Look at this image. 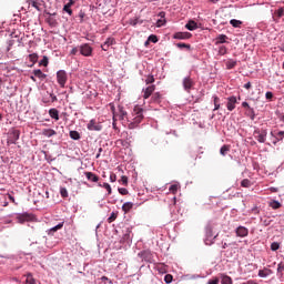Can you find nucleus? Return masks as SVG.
Returning <instances> with one entry per match:
<instances>
[{
  "label": "nucleus",
  "instance_id": "35",
  "mask_svg": "<svg viewBox=\"0 0 284 284\" xmlns=\"http://www.w3.org/2000/svg\"><path fill=\"white\" fill-rule=\"evenodd\" d=\"M26 284H37V280H34L32 273L27 274Z\"/></svg>",
  "mask_w": 284,
  "mask_h": 284
},
{
  "label": "nucleus",
  "instance_id": "53",
  "mask_svg": "<svg viewBox=\"0 0 284 284\" xmlns=\"http://www.w3.org/2000/svg\"><path fill=\"white\" fill-rule=\"evenodd\" d=\"M7 196H8L9 201H11V203L19 205V203H17V200H14V196H12V194L8 193Z\"/></svg>",
  "mask_w": 284,
  "mask_h": 284
},
{
  "label": "nucleus",
  "instance_id": "41",
  "mask_svg": "<svg viewBox=\"0 0 284 284\" xmlns=\"http://www.w3.org/2000/svg\"><path fill=\"white\" fill-rule=\"evenodd\" d=\"M280 247H281V244L278 242H273L271 244L272 252H276V250H280Z\"/></svg>",
  "mask_w": 284,
  "mask_h": 284
},
{
  "label": "nucleus",
  "instance_id": "9",
  "mask_svg": "<svg viewBox=\"0 0 284 284\" xmlns=\"http://www.w3.org/2000/svg\"><path fill=\"white\" fill-rule=\"evenodd\" d=\"M226 108L229 112H232L236 108V97H230L227 98Z\"/></svg>",
  "mask_w": 284,
  "mask_h": 284
},
{
  "label": "nucleus",
  "instance_id": "48",
  "mask_svg": "<svg viewBox=\"0 0 284 284\" xmlns=\"http://www.w3.org/2000/svg\"><path fill=\"white\" fill-rule=\"evenodd\" d=\"M63 229V222L59 223L58 225L53 226L50 232H58V230H62Z\"/></svg>",
  "mask_w": 284,
  "mask_h": 284
},
{
  "label": "nucleus",
  "instance_id": "58",
  "mask_svg": "<svg viewBox=\"0 0 284 284\" xmlns=\"http://www.w3.org/2000/svg\"><path fill=\"white\" fill-rule=\"evenodd\" d=\"M161 26H165V20L160 19V20L156 21V27L161 28Z\"/></svg>",
  "mask_w": 284,
  "mask_h": 284
},
{
  "label": "nucleus",
  "instance_id": "45",
  "mask_svg": "<svg viewBox=\"0 0 284 284\" xmlns=\"http://www.w3.org/2000/svg\"><path fill=\"white\" fill-rule=\"evenodd\" d=\"M277 273L281 274V276H284V264L280 263L277 265Z\"/></svg>",
  "mask_w": 284,
  "mask_h": 284
},
{
  "label": "nucleus",
  "instance_id": "19",
  "mask_svg": "<svg viewBox=\"0 0 284 284\" xmlns=\"http://www.w3.org/2000/svg\"><path fill=\"white\" fill-rule=\"evenodd\" d=\"M73 3H74V0H69V2L67 4H64V7H63V11L68 12V14L70 17H72V9H70V8H72Z\"/></svg>",
  "mask_w": 284,
  "mask_h": 284
},
{
  "label": "nucleus",
  "instance_id": "56",
  "mask_svg": "<svg viewBox=\"0 0 284 284\" xmlns=\"http://www.w3.org/2000/svg\"><path fill=\"white\" fill-rule=\"evenodd\" d=\"M276 14L277 17L281 19V17H284V9L283 8H280L277 11H276Z\"/></svg>",
  "mask_w": 284,
  "mask_h": 284
},
{
  "label": "nucleus",
  "instance_id": "8",
  "mask_svg": "<svg viewBox=\"0 0 284 284\" xmlns=\"http://www.w3.org/2000/svg\"><path fill=\"white\" fill-rule=\"evenodd\" d=\"M236 236H240L241 239H245L247 234H250V230L245 226H239L235 231Z\"/></svg>",
  "mask_w": 284,
  "mask_h": 284
},
{
  "label": "nucleus",
  "instance_id": "47",
  "mask_svg": "<svg viewBox=\"0 0 284 284\" xmlns=\"http://www.w3.org/2000/svg\"><path fill=\"white\" fill-rule=\"evenodd\" d=\"M221 282L220 277H213L211 280L207 281V284H219Z\"/></svg>",
  "mask_w": 284,
  "mask_h": 284
},
{
  "label": "nucleus",
  "instance_id": "50",
  "mask_svg": "<svg viewBox=\"0 0 284 284\" xmlns=\"http://www.w3.org/2000/svg\"><path fill=\"white\" fill-rule=\"evenodd\" d=\"M48 63H49L48 57L44 55L42 58L41 62H40V65H43L44 68H48Z\"/></svg>",
  "mask_w": 284,
  "mask_h": 284
},
{
  "label": "nucleus",
  "instance_id": "22",
  "mask_svg": "<svg viewBox=\"0 0 284 284\" xmlns=\"http://www.w3.org/2000/svg\"><path fill=\"white\" fill-rule=\"evenodd\" d=\"M215 45H219L220 43H226L227 42V36L225 34H220L215 39Z\"/></svg>",
  "mask_w": 284,
  "mask_h": 284
},
{
  "label": "nucleus",
  "instance_id": "25",
  "mask_svg": "<svg viewBox=\"0 0 284 284\" xmlns=\"http://www.w3.org/2000/svg\"><path fill=\"white\" fill-rule=\"evenodd\" d=\"M134 207V203L132 202H126L122 205V210L125 212V214H128V212H130V210H132Z\"/></svg>",
  "mask_w": 284,
  "mask_h": 284
},
{
  "label": "nucleus",
  "instance_id": "30",
  "mask_svg": "<svg viewBox=\"0 0 284 284\" xmlns=\"http://www.w3.org/2000/svg\"><path fill=\"white\" fill-rule=\"evenodd\" d=\"M227 152H230V145L224 144L221 149H220V154L222 156H227Z\"/></svg>",
  "mask_w": 284,
  "mask_h": 284
},
{
  "label": "nucleus",
  "instance_id": "60",
  "mask_svg": "<svg viewBox=\"0 0 284 284\" xmlns=\"http://www.w3.org/2000/svg\"><path fill=\"white\" fill-rule=\"evenodd\" d=\"M49 97L51 98V103L57 101V95H54V93H49Z\"/></svg>",
  "mask_w": 284,
  "mask_h": 284
},
{
  "label": "nucleus",
  "instance_id": "18",
  "mask_svg": "<svg viewBox=\"0 0 284 284\" xmlns=\"http://www.w3.org/2000/svg\"><path fill=\"white\" fill-rule=\"evenodd\" d=\"M139 256L142 257L143 261L150 262L152 260V253L150 251H142L139 253Z\"/></svg>",
  "mask_w": 284,
  "mask_h": 284
},
{
  "label": "nucleus",
  "instance_id": "10",
  "mask_svg": "<svg viewBox=\"0 0 284 284\" xmlns=\"http://www.w3.org/2000/svg\"><path fill=\"white\" fill-rule=\"evenodd\" d=\"M21 132H19V130H14L11 133V138L8 140V145L10 144H16L17 141H19V136H20Z\"/></svg>",
  "mask_w": 284,
  "mask_h": 284
},
{
  "label": "nucleus",
  "instance_id": "40",
  "mask_svg": "<svg viewBox=\"0 0 284 284\" xmlns=\"http://www.w3.org/2000/svg\"><path fill=\"white\" fill-rule=\"evenodd\" d=\"M60 194H61L62 199H68V196H69L68 189L61 187L60 189Z\"/></svg>",
  "mask_w": 284,
  "mask_h": 284
},
{
  "label": "nucleus",
  "instance_id": "13",
  "mask_svg": "<svg viewBox=\"0 0 284 284\" xmlns=\"http://www.w3.org/2000/svg\"><path fill=\"white\" fill-rule=\"evenodd\" d=\"M116 116L120 119V121H124L128 119V111L123 109V106H119V113H116Z\"/></svg>",
  "mask_w": 284,
  "mask_h": 284
},
{
  "label": "nucleus",
  "instance_id": "62",
  "mask_svg": "<svg viewBox=\"0 0 284 284\" xmlns=\"http://www.w3.org/2000/svg\"><path fill=\"white\" fill-rule=\"evenodd\" d=\"M80 51V49L79 48H73L72 50H71V54H77L78 52Z\"/></svg>",
  "mask_w": 284,
  "mask_h": 284
},
{
  "label": "nucleus",
  "instance_id": "24",
  "mask_svg": "<svg viewBox=\"0 0 284 284\" xmlns=\"http://www.w3.org/2000/svg\"><path fill=\"white\" fill-rule=\"evenodd\" d=\"M49 115L51 116V119H54V121H59V110L50 109Z\"/></svg>",
  "mask_w": 284,
  "mask_h": 284
},
{
  "label": "nucleus",
  "instance_id": "64",
  "mask_svg": "<svg viewBox=\"0 0 284 284\" xmlns=\"http://www.w3.org/2000/svg\"><path fill=\"white\" fill-rule=\"evenodd\" d=\"M277 136H280V139H281V141H282V139L284 138V131H280V132L277 133Z\"/></svg>",
  "mask_w": 284,
  "mask_h": 284
},
{
  "label": "nucleus",
  "instance_id": "14",
  "mask_svg": "<svg viewBox=\"0 0 284 284\" xmlns=\"http://www.w3.org/2000/svg\"><path fill=\"white\" fill-rule=\"evenodd\" d=\"M185 28L192 32L194 30H199V24L194 20H189V22L185 24Z\"/></svg>",
  "mask_w": 284,
  "mask_h": 284
},
{
  "label": "nucleus",
  "instance_id": "51",
  "mask_svg": "<svg viewBox=\"0 0 284 284\" xmlns=\"http://www.w3.org/2000/svg\"><path fill=\"white\" fill-rule=\"evenodd\" d=\"M139 23V18L130 19L129 20V26H136Z\"/></svg>",
  "mask_w": 284,
  "mask_h": 284
},
{
  "label": "nucleus",
  "instance_id": "43",
  "mask_svg": "<svg viewBox=\"0 0 284 284\" xmlns=\"http://www.w3.org/2000/svg\"><path fill=\"white\" fill-rule=\"evenodd\" d=\"M148 41H150L151 43H159V38L154 34H151L149 38H148Z\"/></svg>",
  "mask_w": 284,
  "mask_h": 284
},
{
  "label": "nucleus",
  "instance_id": "6",
  "mask_svg": "<svg viewBox=\"0 0 284 284\" xmlns=\"http://www.w3.org/2000/svg\"><path fill=\"white\" fill-rule=\"evenodd\" d=\"M154 90H156V85L152 84L146 87L145 89L142 90L143 92V99H150L154 94Z\"/></svg>",
  "mask_w": 284,
  "mask_h": 284
},
{
  "label": "nucleus",
  "instance_id": "15",
  "mask_svg": "<svg viewBox=\"0 0 284 284\" xmlns=\"http://www.w3.org/2000/svg\"><path fill=\"white\" fill-rule=\"evenodd\" d=\"M88 181H91L92 183H99V175L92 173V172H85L84 173Z\"/></svg>",
  "mask_w": 284,
  "mask_h": 284
},
{
  "label": "nucleus",
  "instance_id": "44",
  "mask_svg": "<svg viewBox=\"0 0 284 284\" xmlns=\"http://www.w3.org/2000/svg\"><path fill=\"white\" fill-rule=\"evenodd\" d=\"M219 54H221V57H223L224 54H227V48H225V45H221L219 48Z\"/></svg>",
  "mask_w": 284,
  "mask_h": 284
},
{
  "label": "nucleus",
  "instance_id": "39",
  "mask_svg": "<svg viewBox=\"0 0 284 284\" xmlns=\"http://www.w3.org/2000/svg\"><path fill=\"white\" fill-rule=\"evenodd\" d=\"M176 48H180V50H183V48H185L186 50H191L192 47L187 43L180 42L176 44Z\"/></svg>",
  "mask_w": 284,
  "mask_h": 284
},
{
  "label": "nucleus",
  "instance_id": "57",
  "mask_svg": "<svg viewBox=\"0 0 284 284\" xmlns=\"http://www.w3.org/2000/svg\"><path fill=\"white\" fill-rule=\"evenodd\" d=\"M120 181H121L122 185H128V176L122 175Z\"/></svg>",
  "mask_w": 284,
  "mask_h": 284
},
{
  "label": "nucleus",
  "instance_id": "1",
  "mask_svg": "<svg viewBox=\"0 0 284 284\" xmlns=\"http://www.w3.org/2000/svg\"><path fill=\"white\" fill-rule=\"evenodd\" d=\"M145 111L143 110V108L135 105L132 112V121L129 123L128 128L129 130H136V128H139V125L141 124V121H143L144 119V113Z\"/></svg>",
  "mask_w": 284,
  "mask_h": 284
},
{
  "label": "nucleus",
  "instance_id": "4",
  "mask_svg": "<svg viewBox=\"0 0 284 284\" xmlns=\"http://www.w3.org/2000/svg\"><path fill=\"white\" fill-rule=\"evenodd\" d=\"M87 128L90 130V132H101V130H103V125L98 123L97 120H90Z\"/></svg>",
  "mask_w": 284,
  "mask_h": 284
},
{
  "label": "nucleus",
  "instance_id": "7",
  "mask_svg": "<svg viewBox=\"0 0 284 284\" xmlns=\"http://www.w3.org/2000/svg\"><path fill=\"white\" fill-rule=\"evenodd\" d=\"M255 139L256 141H258V143H265L266 139H267V132L266 131H255Z\"/></svg>",
  "mask_w": 284,
  "mask_h": 284
},
{
  "label": "nucleus",
  "instance_id": "42",
  "mask_svg": "<svg viewBox=\"0 0 284 284\" xmlns=\"http://www.w3.org/2000/svg\"><path fill=\"white\" fill-rule=\"evenodd\" d=\"M104 45H106V48H110V45H114V38H108L104 42Z\"/></svg>",
  "mask_w": 284,
  "mask_h": 284
},
{
  "label": "nucleus",
  "instance_id": "20",
  "mask_svg": "<svg viewBox=\"0 0 284 284\" xmlns=\"http://www.w3.org/2000/svg\"><path fill=\"white\" fill-rule=\"evenodd\" d=\"M161 99H163V95L160 92H155L151 97L152 103H161Z\"/></svg>",
  "mask_w": 284,
  "mask_h": 284
},
{
  "label": "nucleus",
  "instance_id": "55",
  "mask_svg": "<svg viewBox=\"0 0 284 284\" xmlns=\"http://www.w3.org/2000/svg\"><path fill=\"white\" fill-rule=\"evenodd\" d=\"M110 108H111V112L113 114V119H116V109L114 108V104H110Z\"/></svg>",
  "mask_w": 284,
  "mask_h": 284
},
{
  "label": "nucleus",
  "instance_id": "46",
  "mask_svg": "<svg viewBox=\"0 0 284 284\" xmlns=\"http://www.w3.org/2000/svg\"><path fill=\"white\" fill-rule=\"evenodd\" d=\"M154 75H148L146 79H145V83L146 85H150L152 83H154Z\"/></svg>",
  "mask_w": 284,
  "mask_h": 284
},
{
  "label": "nucleus",
  "instance_id": "32",
  "mask_svg": "<svg viewBox=\"0 0 284 284\" xmlns=\"http://www.w3.org/2000/svg\"><path fill=\"white\" fill-rule=\"evenodd\" d=\"M230 23L233 28H241V26H243V21L236 19L230 20Z\"/></svg>",
  "mask_w": 284,
  "mask_h": 284
},
{
  "label": "nucleus",
  "instance_id": "23",
  "mask_svg": "<svg viewBox=\"0 0 284 284\" xmlns=\"http://www.w3.org/2000/svg\"><path fill=\"white\" fill-rule=\"evenodd\" d=\"M34 77H37L38 79H41V81H43V79H47V74L43 73V71H41V69H37L33 71Z\"/></svg>",
  "mask_w": 284,
  "mask_h": 284
},
{
  "label": "nucleus",
  "instance_id": "63",
  "mask_svg": "<svg viewBox=\"0 0 284 284\" xmlns=\"http://www.w3.org/2000/svg\"><path fill=\"white\" fill-rule=\"evenodd\" d=\"M112 126H113V130H118V128H116V118H113Z\"/></svg>",
  "mask_w": 284,
  "mask_h": 284
},
{
  "label": "nucleus",
  "instance_id": "26",
  "mask_svg": "<svg viewBox=\"0 0 284 284\" xmlns=\"http://www.w3.org/2000/svg\"><path fill=\"white\" fill-rule=\"evenodd\" d=\"M236 60L229 59L226 61V70H234L236 68Z\"/></svg>",
  "mask_w": 284,
  "mask_h": 284
},
{
  "label": "nucleus",
  "instance_id": "36",
  "mask_svg": "<svg viewBox=\"0 0 284 284\" xmlns=\"http://www.w3.org/2000/svg\"><path fill=\"white\" fill-rule=\"evenodd\" d=\"M29 6H32V8H36V10H38V12H41V3L34 1V0H30L29 1Z\"/></svg>",
  "mask_w": 284,
  "mask_h": 284
},
{
  "label": "nucleus",
  "instance_id": "5",
  "mask_svg": "<svg viewBox=\"0 0 284 284\" xmlns=\"http://www.w3.org/2000/svg\"><path fill=\"white\" fill-rule=\"evenodd\" d=\"M80 54H82V57H92V47L88 43L80 45Z\"/></svg>",
  "mask_w": 284,
  "mask_h": 284
},
{
  "label": "nucleus",
  "instance_id": "54",
  "mask_svg": "<svg viewBox=\"0 0 284 284\" xmlns=\"http://www.w3.org/2000/svg\"><path fill=\"white\" fill-rule=\"evenodd\" d=\"M119 193L120 194H122V196H125V195H128V189H125V187H121V189H119Z\"/></svg>",
  "mask_w": 284,
  "mask_h": 284
},
{
  "label": "nucleus",
  "instance_id": "12",
  "mask_svg": "<svg viewBox=\"0 0 284 284\" xmlns=\"http://www.w3.org/2000/svg\"><path fill=\"white\" fill-rule=\"evenodd\" d=\"M173 38L181 39V40L192 39V33H190V32H176Z\"/></svg>",
  "mask_w": 284,
  "mask_h": 284
},
{
  "label": "nucleus",
  "instance_id": "31",
  "mask_svg": "<svg viewBox=\"0 0 284 284\" xmlns=\"http://www.w3.org/2000/svg\"><path fill=\"white\" fill-rule=\"evenodd\" d=\"M29 61H31L32 65H34V63H37V61H39V54H37V53L29 54ZM32 65H30V67L32 68Z\"/></svg>",
  "mask_w": 284,
  "mask_h": 284
},
{
  "label": "nucleus",
  "instance_id": "37",
  "mask_svg": "<svg viewBox=\"0 0 284 284\" xmlns=\"http://www.w3.org/2000/svg\"><path fill=\"white\" fill-rule=\"evenodd\" d=\"M241 186L242 187H252V181H250L248 179H244L241 182Z\"/></svg>",
  "mask_w": 284,
  "mask_h": 284
},
{
  "label": "nucleus",
  "instance_id": "3",
  "mask_svg": "<svg viewBox=\"0 0 284 284\" xmlns=\"http://www.w3.org/2000/svg\"><path fill=\"white\" fill-rule=\"evenodd\" d=\"M57 81L60 88H65V83H68V73L64 70H60L57 72Z\"/></svg>",
  "mask_w": 284,
  "mask_h": 284
},
{
  "label": "nucleus",
  "instance_id": "38",
  "mask_svg": "<svg viewBox=\"0 0 284 284\" xmlns=\"http://www.w3.org/2000/svg\"><path fill=\"white\" fill-rule=\"evenodd\" d=\"M118 216H119V213L112 212L111 215L108 217V223H114Z\"/></svg>",
  "mask_w": 284,
  "mask_h": 284
},
{
  "label": "nucleus",
  "instance_id": "28",
  "mask_svg": "<svg viewBox=\"0 0 284 284\" xmlns=\"http://www.w3.org/2000/svg\"><path fill=\"white\" fill-rule=\"evenodd\" d=\"M268 205L272 207V210H280L282 206L281 202L273 200L268 203Z\"/></svg>",
  "mask_w": 284,
  "mask_h": 284
},
{
  "label": "nucleus",
  "instance_id": "29",
  "mask_svg": "<svg viewBox=\"0 0 284 284\" xmlns=\"http://www.w3.org/2000/svg\"><path fill=\"white\" fill-rule=\"evenodd\" d=\"M221 99L219 98V95H213L214 111L221 109V104L219 103Z\"/></svg>",
  "mask_w": 284,
  "mask_h": 284
},
{
  "label": "nucleus",
  "instance_id": "61",
  "mask_svg": "<svg viewBox=\"0 0 284 284\" xmlns=\"http://www.w3.org/2000/svg\"><path fill=\"white\" fill-rule=\"evenodd\" d=\"M265 97H266V99H273L274 98V93L267 91Z\"/></svg>",
  "mask_w": 284,
  "mask_h": 284
},
{
  "label": "nucleus",
  "instance_id": "33",
  "mask_svg": "<svg viewBox=\"0 0 284 284\" xmlns=\"http://www.w3.org/2000/svg\"><path fill=\"white\" fill-rule=\"evenodd\" d=\"M98 185L99 187H104V190H106L109 195L112 194V186H110L109 183L104 182L103 184L99 183Z\"/></svg>",
  "mask_w": 284,
  "mask_h": 284
},
{
  "label": "nucleus",
  "instance_id": "2",
  "mask_svg": "<svg viewBox=\"0 0 284 284\" xmlns=\"http://www.w3.org/2000/svg\"><path fill=\"white\" fill-rule=\"evenodd\" d=\"M182 85H183V89L187 92V94H190V92L194 90L196 82H194V79H192V77L187 75L183 78Z\"/></svg>",
  "mask_w": 284,
  "mask_h": 284
},
{
  "label": "nucleus",
  "instance_id": "21",
  "mask_svg": "<svg viewBox=\"0 0 284 284\" xmlns=\"http://www.w3.org/2000/svg\"><path fill=\"white\" fill-rule=\"evenodd\" d=\"M270 274H272V270H270V268L258 271V276L261 278H267V276H270Z\"/></svg>",
  "mask_w": 284,
  "mask_h": 284
},
{
  "label": "nucleus",
  "instance_id": "34",
  "mask_svg": "<svg viewBox=\"0 0 284 284\" xmlns=\"http://www.w3.org/2000/svg\"><path fill=\"white\" fill-rule=\"evenodd\" d=\"M242 108H247L250 114H252L251 119L254 120V109L250 106V103L243 102Z\"/></svg>",
  "mask_w": 284,
  "mask_h": 284
},
{
  "label": "nucleus",
  "instance_id": "17",
  "mask_svg": "<svg viewBox=\"0 0 284 284\" xmlns=\"http://www.w3.org/2000/svg\"><path fill=\"white\" fill-rule=\"evenodd\" d=\"M220 278H221V284H233L232 277H230V275L226 274H220Z\"/></svg>",
  "mask_w": 284,
  "mask_h": 284
},
{
  "label": "nucleus",
  "instance_id": "59",
  "mask_svg": "<svg viewBox=\"0 0 284 284\" xmlns=\"http://www.w3.org/2000/svg\"><path fill=\"white\" fill-rule=\"evenodd\" d=\"M110 181H111V183H115V181H116V174L112 173V174L110 175Z\"/></svg>",
  "mask_w": 284,
  "mask_h": 284
},
{
  "label": "nucleus",
  "instance_id": "27",
  "mask_svg": "<svg viewBox=\"0 0 284 284\" xmlns=\"http://www.w3.org/2000/svg\"><path fill=\"white\" fill-rule=\"evenodd\" d=\"M69 136L73 141H79V139H81V133H79L78 131H70Z\"/></svg>",
  "mask_w": 284,
  "mask_h": 284
},
{
  "label": "nucleus",
  "instance_id": "16",
  "mask_svg": "<svg viewBox=\"0 0 284 284\" xmlns=\"http://www.w3.org/2000/svg\"><path fill=\"white\" fill-rule=\"evenodd\" d=\"M42 135L50 139L52 136H57V131H54L53 129H43L42 130Z\"/></svg>",
  "mask_w": 284,
  "mask_h": 284
},
{
  "label": "nucleus",
  "instance_id": "11",
  "mask_svg": "<svg viewBox=\"0 0 284 284\" xmlns=\"http://www.w3.org/2000/svg\"><path fill=\"white\" fill-rule=\"evenodd\" d=\"M32 219H33V215L32 214H28V213L18 215L19 223H26L28 221H32Z\"/></svg>",
  "mask_w": 284,
  "mask_h": 284
},
{
  "label": "nucleus",
  "instance_id": "49",
  "mask_svg": "<svg viewBox=\"0 0 284 284\" xmlns=\"http://www.w3.org/2000/svg\"><path fill=\"white\" fill-rule=\"evenodd\" d=\"M169 190L172 194H176V192H179V185L172 184Z\"/></svg>",
  "mask_w": 284,
  "mask_h": 284
},
{
  "label": "nucleus",
  "instance_id": "52",
  "mask_svg": "<svg viewBox=\"0 0 284 284\" xmlns=\"http://www.w3.org/2000/svg\"><path fill=\"white\" fill-rule=\"evenodd\" d=\"M172 278H173L172 275L168 274V275L164 276V282L166 284H170V283H172Z\"/></svg>",
  "mask_w": 284,
  "mask_h": 284
}]
</instances>
